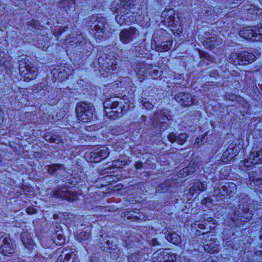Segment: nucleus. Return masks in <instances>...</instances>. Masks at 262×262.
<instances>
[{
    "label": "nucleus",
    "instance_id": "ea45409f",
    "mask_svg": "<svg viewBox=\"0 0 262 262\" xmlns=\"http://www.w3.org/2000/svg\"><path fill=\"white\" fill-rule=\"evenodd\" d=\"M52 239L55 244L60 245L63 244L65 241L63 235L61 233L57 234V232L52 235Z\"/></svg>",
    "mask_w": 262,
    "mask_h": 262
},
{
    "label": "nucleus",
    "instance_id": "a18cd8bd",
    "mask_svg": "<svg viewBox=\"0 0 262 262\" xmlns=\"http://www.w3.org/2000/svg\"><path fill=\"white\" fill-rule=\"evenodd\" d=\"M127 14L123 15H118L115 17V19L118 24L120 25H122L123 24H127L128 23V21L127 20Z\"/></svg>",
    "mask_w": 262,
    "mask_h": 262
},
{
    "label": "nucleus",
    "instance_id": "7c9ffc66",
    "mask_svg": "<svg viewBox=\"0 0 262 262\" xmlns=\"http://www.w3.org/2000/svg\"><path fill=\"white\" fill-rule=\"evenodd\" d=\"M231 229V228L230 226H228L226 228L224 229V231L223 232V234L224 235V240H226L223 245L225 248L227 249L233 248V242L231 240L228 241L229 238L227 237V236L230 237L231 235H234V233L232 232Z\"/></svg>",
    "mask_w": 262,
    "mask_h": 262
},
{
    "label": "nucleus",
    "instance_id": "79ce46f5",
    "mask_svg": "<svg viewBox=\"0 0 262 262\" xmlns=\"http://www.w3.org/2000/svg\"><path fill=\"white\" fill-rule=\"evenodd\" d=\"M73 42L76 46H81L83 45L85 42V39L83 38L81 34L77 35L76 37L72 41H70L68 43Z\"/></svg>",
    "mask_w": 262,
    "mask_h": 262
},
{
    "label": "nucleus",
    "instance_id": "7ed1b4c3",
    "mask_svg": "<svg viewBox=\"0 0 262 262\" xmlns=\"http://www.w3.org/2000/svg\"><path fill=\"white\" fill-rule=\"evenodd\" d=\"M19 71L21 76L24 77V80L27 81L34 79L38 73L37 68L29 62L27 57H20Z\"/></svg>",
    "mask_w": 262,
    "mask_h": 262
},
{
    "label": "nucleus",
    "instance_id": "aec40b11",
    "mask_svg": "<svg viewBox=\"0 0 262 262\" xmlns=\"http://www.w3.org/2000/svg\"><path fill=\"white\" fill-rule=\"evenodd\" d=\"M20 239L23 245L28 250L31 251L34 248L35 243L32 238V236L26 230H23L20 234Z\"/></svg>",
    "mask_w": 262,
    "mask_h": 262
},
{
    "label": "nucleus",
    "instance_id": "423d86ee",
    "mask_svg": "<svg viewBox=\"0 0 262 262\" xmlns=\"http://www.w3.org/2000/svg\"><path fill=\"white\" fill-rule=\"evenodd\" d=\"M14 251V244L10 234L0 232V253L4 256H10Z\"/></svg>",
    "mask_w": 262,
    "mask_h": 262
},
{
    "label": "nucleus",
    "instance_id": "338daca9",
    "mask_svg": "<svg viewBox=\"0 0 262 262\" xmlns=\"http://www.w3.org/2000/svg\"><path fill=\"white\" fill-rule=\"evenodd\" d=\"M91 262H93V257H91L90 259Z\"/></svg>",
    "mask_w": 262,
    "mask_h": 262
},
{
    "label": "nucleus",
    "instance_id": "680f3d73",
    "mask_svg": "<svg viewBox=\"0 0 262 262\" xmlns=\"http://www.w3.org/2000/svg\"><path fill=\"white\" fill-rule=\"evenodd\" d=\"M143 164L141 162H137L135 164V167L137 169H141L142 167Z\"/></svg>",
    "mask_w": 262,
    "mask_h": 262
},
{
    "label": "nucleus",
    "instance_id": "bb28decb",
    "mask_svg": "<svg viewBox=\"0 0 262 262\" xmlns=\"http://www.w3.org/2000/svg\"><path fill=\"white\" fill-rule=\"evenodd\" d=\"M112 54L107 55L105 54V62L102 64L108 70H115L117 68V63L119 59Z\"/></svg>",
    "mask_w": 262,
    "mask_h": 262
},
{
    "label": "nucleus",
    "instance_id": "0eeeda50",
    "mask_svg": "<svg viewBox=\"0 0 262 262\" xmlns=\"http://www.w3.org/2000/svg\"><path fill=\"white\" fill-rule=\"evenodd\" d=\"M161 17L164 18L162 21L170 28L172 31H181V24L178 17L174 16V12L172 9L164 10L162 12Z\"/></svg>",
    "mask_w": 262,
    "mask_h": 262
},
{
    "label": "nucleus",
    "instance_id": "39448f33",
    "mask_svg": "<svg viewBox=\"0 0 262 262\" xmlns=\"http://www.w3.org/2000/svg\"><path fill=\"white\" fill-rule=\"evenodd\" d=\"M255 60V56L253 53L247 51H242L238 53H232L229 57V61L235 66L247 65Z\"/></svg>",
    "mask_w": 262,
    "mask_h": 262
},
{
    "label": "nucleus",
    "instance_id": "9d476101",
    "mask_svg": "<svg viewBox=\"0 0 262 262\" xmlns=\"http://www.w3.org/2000/svg\"><path fill=\"white\" fill-rule=\"evenodd\" d=\"M236 185L232 182H226L223 185L214 187L213 194L216 196H225L226 195H233L236 192Z\"/></svg>",
    "mask_w": 262,
    "mask_h": 262
},
{
    "label": "nucleus",
    "instance_id": "412c9836",
    "mask_svg": "<svg viewBox=\"0 0 262 262\" xmlns=\"http://www.w3.org/2000/svg\"><path fill=\"white\" fill-rule=\"evenodd\" d=\"M188 137V135L185 133L177 134L172 132L168 135L167 139L171 143H177L180 145H183Z\"/></svg>",
    "mask_w": 262,
    "mask_h": 262
},
{
    "label": "nucleus",
    "instance_id": "4468645a",
    "mask_svg": "<svg viewBox=\"0 0 262 262\" xmlns=\"http://www.w3.org/2000/svg\"><path fill=\"white\" fill-rule=\"evenodd\" d=\"M174 99L181 105L185 107L195 105L198 102L196 99L188 93H179L175 95Z\"/></svg>",
    "mask_w": 262,
    "mask_h": 262
},
{
    "label": "nucleus",
    "instance_id": "cd10ccee",
    "mask_svg": "<svg viewBox=\"0 0 262 262\" xmlns=\"http://www.w3.org/2000/svg\"><path fill=\"white\" fill-rule=\"evenodd\" d=\"M105 244L107 246L104 248V250L108 252L111 253V257L113 259H117L118 256V252L119 250L117 249V245L116 243L114 244L113 241L112 239H107L105 241Z\"/></svg>",
    "mask_w": 262,
    "mask_h": 262
},
{
    "label": "nucleus",
    "instance_id": "e2e57ef3",
    "mask_svg": "<svg viewBox=\"0 0 262 262\" xmlns=\"http://www.w3.org/2000/svg\"><path fill=\"white\" fill-rule=\"evenodd\" d=\"M60 74L62 75L61 76H60V74H58V78H61V79H64V78H67L68 77V74L67 73H60Z\"/></svg>",
    "mask_w": 262,
    "mask_h": 262
},
{
    "label": "nucleus",
    "instance_id": "dca6fc26",
    "mask_svg": "<svg viewBox=\"0 0 262 262\" xmlns=\"http://www.w3.org/2000/svg\"><path fill=\"white\" fill-rule=\"evenodd\" d=\"M56 262H79L75 252L67 248L61 252Z\"/></svg>",
    "mask_w": 262,
    "mask_h": 262
},
{
    "label": "nucleus",
    "instance_id": "e433bc0d",
    "mask_svg": "<svg viewBox=\"0 0 262 262\" xmlns=\"http://www.w3.org/2000/svg\"><path fill=\"white\" fill-rule=\"evenodd\" d=\"M43 138L47 141L57 144L60 143L61 141L60 136L53 134L50 132L45 134L43 136Z\"/></svg>",
    "mask_w": 262,
    "mask_h": 262
},
{
    "label": "nucleus",
    "instance_id": "2f4dec72",
    "mask_svg": "<svg viewBox=\"0 0 262 262\" xmlns=\"http://www.w3.org/2000/svg\"><path fill=\"white\" fill-rule=\"evenodd\" d=\"M204 223L206 224V231H203L202 234H208L210 233V231L214 229L216 227V223L215 221L212 217H207L204 219Z\"/></svg>",
    "mask_w": 262,
    "mask_h": 262
},
{
    "label": "nucleus",
    "instance_id": "20e7f679",
    "mask_svg": "<svg viewBox=\"0 0 262 262\" xmlns=\"http://www.w3.org/2000/svg\"><path fill=\"white\" fill-rule=\"evenodd\" d=\"M75 112L79 121L82 122H88L92 119L94 106L91 103L80 102L77 104Z\"/></svg>",
    "mask_w": 262,
    "mask_h": 262
},
{
    "label": "nucleus",
    "instance_id": "052dcab7",
    "mask_svg": "<svg viewBox=\"0 0 262 262\" xmlns=\"http://www.w3.org/2000/svg\"><path fill=\"white\" fill-rule=\"evenodd\" d=\"M145 73H141L139 74H137L138 75V78L140 82H142L145 79Z\"/></svg>",
    "mask_w": 262,
    "mask_h": 262
},
{
    "label": "nucleus",
    "instance_id": "69168bd1",
    "mask_svg": "<svg viewBox=\"0 0 262 262\" xmlns=\"http://www.w3.org/2000/svg\"><path fill=\"white\" fill-rule=\"evenodd\" d=\"M141 119H142V120H143V121H145V119H146V117H145V116H142V117H141Z\"/></svg>",
    "mask_w": 262,
    "mask_h": 262
},
{
    "label": "nucleus",
    "instance_id": "2eb2a0df",
    "mask_svg": "<svg viewBox=\"0 0 262 262\" xmlns=\"http://www.w3.org/2000/svg\"><path fill=\"white\" fill-rule=\"evenodd\" d=\"M109 150L106 146H101L92 150L90 154V161L97 163L105 159L109 155Z\"/></svg>",
    "mask_w": 262,
    "mask_h": 262
},
{
    "label": "nucleus",
    "instance_id": "72a5a7b5",
    "mask_svg": "<svg viewBox=\"0 0 262 262\" xmlns=\"http://www.w3.org/2000/svg\"><path fill=\"white\" fill-rule=\"evenodd\" d=\"M191 227L193 230H195V234L197 235H200L202 233L199 229L203 230L206 231V224L204 221H195L191 225Z\"/></svg>",
    "mask_w": 262,
    "mask_h": 262
},
{
    "label": "nucleus",
    "instance_id": "ddd939ff",
    "mask_svg": "<svg viewBox=\"0 0 262 262\" xmlns=\"http://www.w3.org/2000/svg\"><path fill=\"white\" fill-rule=\"evenodd\" d=\"M124 243V247L127 250H130L133 252L132 249L135 250L140 245V241L138 234L132 233H127L126 236L123 237V239Z\"/></svg>",
    "mask_w": 262,
    "mask_h": 262
},
{
    "label": "nucleus",
    "instance_id": "1a4fd4ad",
    "mask_svg": "<svg viewBox=\"0 0 262 262\" xmlns=\"http://www.w3.org/2000/svg\"><path fill=\"white\" fill-rule=\"evenodd\" d=\"M252 216V211L250 210L248 205L240 204L238 208L235 209L234 217L231 220L235 222L241 221L245 223L251 220Z\"/></svg>",
    "mask_w": 262,
    "mask_h": 262
},
{
    "label": "nucleus",
    "instance_id": "13d9d810",
    "mask_svg": "<svg viewBox=\"0 0 262 262\" xmlns=\"http://www.w3.org/2000/svg\"><path fill=\"white\" fill-rule=\"evenodd\" d=\"M74 0H63V2L66 4L68 3L67 7H72L73 5H75Z\"/></svg>",
    "mask_w": 262,
    "mask_h": 262
},
{
    "label": "nucleus",
    "instance_id": "6e6d98bb",
    "mask_svg": "<svg viewBox=\"0 0 262 262\" xmlns=\"http://www.w3.org/2000/svg\"><path fill=\"white\" fill-rule=\"evenodd\" d=\"M200 55L201 58H205L208 61H210L211 62L213 61L211 56L207 53H206L204 52H202V53L201 52V53H200Z\"/></svg>",
    "mask_w": 262,
    "mask_h": 262
},
{
    "label": "nucleus",
    "instance_id": "774afa93",
    "mask_svg": "<svg viewBox=\"0 0 262 262\" xmlns=\"http://www.w3.org/2000/svg\"><path fill=\"white\" fill-rule=\"evenodd\" d=\"M243 262H252L251 261H243Z\"/></svg>",
    "mask_w": 262,
    "mask_h": 262
},
{
    "label": "nucleus",
    "instance_id": "c03bdc74",
    "mask_svg": "<svg viewBox=\"0 0 262 262\" xmlns=\"http://www.w3.org/2000/svg\"><path fill=\"white\" fill-rule=\"evenodd\" d=\"M27 25L28 26V28L30 30H38L40 27L39 21L34 19L28 21Z\"/></svg>",
    "mask_w": 262,
    "mask_h": 262
},
{
    "label": "nucleus",
    "instance_id": "58836bf2",
    "mask_svg": "<svg viewBox=\"0 0 262 262\" xmlns=\"http://www.w3.org/2000/svg\"><path fill=\"white\" fill-rule=\"evenodd\" d=\"M170 186V181L167 180L164 182L160 184L156 188L157 192L159 193H164L167 191Z\"/></svg>",
    "mask_w": 262,
    "mask_h": 262
},
{
    "label": "nucleus",
    "instance_id": "c756f323",
    "mask_svg": "<svg viewBox=\"0 0 262 262\" xmlns=\"http://www.w3.org/2000/svg\"><path fill=\"white\" fill-rule=\"evenodd\" d=\"M197 166L194 162H190L189 165L180 170L178 175L180 177H186L187 176L192 174L196 170Z\"/></svg>",
    "mask_w": 262,
    "mask_h": 262
},
{
    "label": "nucleus",
    "instance_id": "0e129e2a",
    "mask_svg": "<svg viewBox=\"0 0 262 262\" xmlns=\"http://www.w3.org/2000/svg\"><path fill=\"white\" fill-rule=\"evenodd\" d=\"M213 11H214V12H216V13H218L222 12V10L220 8L215 7L213 9Z\"/></svg>",
    "mask_w": 262,
    "mask_h": 262
},
{
    "label": "nucleus",
    "instance_id": "a211bd4d",
    "mask_svg": "<svg viewBox=\"0 0 262 262\" xmlns=\"http://www.w3.org/2000/svg\"><path fill=\"white\" fill-rule=\"evenodd\" d=\"M239 147L236 145L231 144L226 150L223 152L222 160L224 162H228L235 157L238 153Z\"/></svg>",
    "mask_w": 262,
    "mask_h": 262
},
{
    "label": "nucleus",
    "instance_id": "6ab92c4d",
    "mask_svg": "<svg viewBox=\"0 0 262 262\" xmlns=\"http://www.w3.org/2000/svg\"><path fill=\"white\" fill-rule=\"evenodd\" d=\"M53 196L56 198H61L63 200H67L69 202L75 201L77 197L70 191L63 190V188L58 189L54 191Z\"/></svg>",
    "mask_w": 262,
    "mask_h": 262
},
{
    "label": "nucleus",
    "instance_id": "393cba45",
    "mask_svg": "<svg viewBox=\"0 0 262 262\" xmlns=\"http://www.w3.org/2000/svg\"><path fill=\"white\" fill-rule=\"evenodd\" d=\"M222 43V39L217 36L206 38L204 42V46L210 50L217 48Z\"/></svg>",
    "mask_w": 262,
    "mask_h": 262
},
{
    "label": "nucleus",
    "instance_id": "8fccbe9b",
    "mask_svg": "<svg viewBox=\"0 0 262 262\" xmlns=\"http://www.w3.org/2000/svg\"><path fill=\"white\" fill-rule=\"evenodd\" d=\"M69 28L68 25L64 26L62 28H60L58 30L54 31V35L58 39L60 35H61L66 30Z\"/></svg>",
    "mask_w": 262,
    "mask_h": 262
},
{
    "label": "nucleus",
    "instance_id": "49530a36",
    "mask_svg": "<svg viewBox=\"0 0 262 262\" xmlns=\"http://www.w3.org/2000/svg\"><path fill=\"white\" fill-rule=\"evenodd\" d=\"M127 164V162L124 160H116L112 162V167L115 168H122Z\"/></svg>",
    "mask_w": 262,
    "mask_h": 262
},
{
    "label": "nucleus",
    "instance_id": "c9c22d12",
    "mask_svg": "<svg viewBox=\"0 0 262 262\" xmlns=\"http://www.w3.org/2000/svg\"><path fill=\"white\" fill-rule=\"evenodd\" d=\"M205 189L206 187L205 184L201 182L198 181L190 188L189 193L193 196L195 193H196V191H203Z\"/></svg>",
    "mask_w": 262,
    "mask_h": 262
},
{
    "label": "nucleus",
    "instance_id": "b1692460",
    "mask_svg": "<svg viewBox=\"0 0 262 262\" xmlns=\"http://www.w3.org/2000/svg\"><path fill=\"white\" fill-rule=\"evenodd\" d=\"M169 228H164L163 232L165 234L166 239L173 244L178 245L181 242V238L180 236L174 231H169Z\"/></svg>",
    "mask_w": 262,
    "mask_h": 262
},
{
    "label": "nucleus",
    "instance_id": "4d7b16f0",
    "mask_svg": "<svg viewBox=\"0 0 262 262\" xmlns=\"http://www.w3.org/2000/svg\"><path fill=\"white\" fill-rule=\"evenodd\" d=\"M26 212L30 215L34 214L36 213V210L32 207H28L26 209Z\"/></svg>",
    "mask_w": 262,
    "mask_h": 262
},
{
    "label": "nucleus",
    "instance_id": "5fc2aeb1",
    "mask_svg": "<svg viewBox=\"0 0 262 262\" xmlns=\"http://www.w3.org/2000/svg\"><path fill=\"white\" fill-rule=\"evenodd\" d=\"M123 7H129L136 0H119Z\"/></svg>",
    "mask_w": 262,
    "mask_h": 262
},
{
    "label": "nucleus",
    "instance_id": "f03ea898",
    "mask_svg": "<svg viewBox=\"0 0 262 262\" xmlns=\"http://www.w3.org/2000/svg\"><path fill=\"white\" fill-rule=\"evenodd\" d=\"M168 35L164 30H157L155 32L151 39V49L158 52H167L170 49L173 43L171 39L165 40L164 37Z\"/></svg>",
    "mask_w": 262,
    "mask_h": 262
},
{
    "label": "nucleus",
    "instance_id": "37998d69",
    "mask_svg": "<svg viewBox=\"0 0 262 262\" xmlns=\"http://www.w3.org/2000/svg\"><path fill=\"white\" fill-rule=\"evenodd\" d=\"M254 41H262V27H255Z\"/></svg>",
    "mask_w": 262,
    "mask_h": 262
},
{
    "label": "nucleus",
    "instance_id": "3c124183",
    "mask_svg": "<svg viewBox=\"0 0 262 262\" xmlns=\"http://www.w3.org/2000/svg\"><path fill=\"white\" fill-rule=\"evenodd\" d=\"M225 98L227 100L231 101H235L237 99V96L233 94L227 93L224 96Z\"/></svg>",
    "mask_w": 262,
    "mask_h": 262
},
{
    "label": "nucleus",
    "instance_id": "864d4df0",
    "mask_svg": "<svg viewBox=\"0 0 262 262\" xmlns=\"http://www.w3.org/2000/svg\"><path fill=\"white\" fill-rule=\"evenodd\" d=\"M207 132H206L204 135H202L201 137H198L195 139V143L198 145L201 144V143L204 141L205 138L206 136L207 135Z\"/></svg>",
    "mask_w": 262,
    "mask_h": 262
},
{
    "label": "nucleus",
    "instance_id": "a19ab883",
    "mask_svg": "<svg viewBox=\"0 0 262 262\" xmlns=\"http://www.w3.org/2000/svg\"><path fill=\"white\" fill-rule=\"evenodd\" d=\"M155 69H154V67L152 68V70L148 71L147 74H148L150 76L154 79H157L159 77H160L162 74V71L159 70V67L155 66Z\"/></svg>",
    "mask_w": 262,
    "mask_h": 262
},
{
    "label": "nucleus",
    "instance_id": "603ef678",
    "mask_svg": "<svg viewBox=\"0 0 262 262\" xmlns=\"http://www.w3.org/2000/svg\"><path fill=\"white\" fill-rule=\"evenodd\" d=\"M213 202V200L210 196L206 197L202 201V203L206 206H209V204H211Z\"/></svg>",
    "mask_w": 262,
    "mask_h": 262
},
{
    "label": "nucleus",
    "instance_id": "09e8293b",
    "mask_svg": "<svg viewBox=\"0 0 262 262\" xmlns=\"http://www.w3.org/2000/svg\"><path fill=\"white\" fill-rule=\"evenodd\" d=\"M141 102L143 106L146 110H150L154 108V105L146 99L142 100Z\"/></svg>",
    "mask_w": 262,
    "mask_h": 262
},
{
    "label": "nucleus",
    "instance_id": "6e6552de",
    "mask_svg": "<svg viewBox=\"0 0 262 262\" xmlns=\"http://www.w3.org/2000/svg\"><path fill=\"white\" fill-rule=\"evenodd\" d=\"M89 24L95 36L102 37L105 32V19L104 18L93 15L90 18Z\"/></svg>",
    "mask_w": 262,
    "mask_h": 262
},
{
    "label": "nucleus",
    "instance_id": "c85d7f7f",
    "mask_svg": "<svg viewBox=\"0 0 262 262\" xmlns=\"http://www.w3.org/2000/svg\"><path fill=\"white\" fill-rule=\"evenodd\" d=\"M255 27H247L244 28L239 32V35L246 39L254 41Z\"/></svg>",
    "mask_w": 262,
    "mask_h": 262
},
{
    "label": "nucleus",
    "instance_id": "de8ad7c7",
    "mask_svg": "<svg viewBox=\"0 0 262 262\" xmlns=\"http://www.w3.org/2000/svg\"><path fill=\"white\" fill-rule=\"evenodd\" d=\"M90 234L86 231H82L77 235V238L81 241H86L90 238Z\"/></svg>",
    "mask_w": 262,
    "mask_h": 262
},
{
    "label": "nucleus",
    "instance_id": "f8f14e48",
    "mask_svg": "<svg viewBox=\"0 0 262 262\" xmlns=\"http://www.w3.org/2000/svg\"><path fill=\"white\" fill-rule=\"evenodd\" d=\"M139 34V32L136 28L129 27L120 31L119 33L120 40L122 43L127 44L136 38Z\"/></svg>",
    "mask_w": 262,
    "mask_h": 262
},
{
    "label": "nucleus",
    "instance_id": "4c0bfd02",
    "mask_svg": "<svg viewBox=\"0 0 262 262\" xmlns=\"http://www.w3.org/2000/svg\"><path fill=\"white\" fill-rule=\"evenodd\" d=\"M36 46L42 49L43 51H46L50 46V42L47 37L41 36L40 38L38 39Z\"/></svg>",
    "mask_w": 262,
    "mask_h": 262
},
{
    "label": "nucleus",
    "instance_id": "9b49d317",
    "mask_svg": "<svg viewBox=\"0 0 262 262\" xmlns=\"http://www.w3.org/2000/svg\"><path fill=\"white\" fill-rule=\"evenodd\" d=\"M176 259V255L168 250H159L153 254L151 262H174Z\"/></svg>",
    "mask_w": 262,
    "mask_h": 262
},
{
    "label": "nucleus",
    "instance_id": "f3484780",
    "mask_svg": "<svg viewBox=\"0 0 262 262\" xmlns=\"http://www.w3.org/2000/svg\"><path fill=\"white\" fill-rule=\"evenodd\" d=\"M132 67L137 74H139L140 73H147L148 71L152 70L153 66L147 63L145 61L138 59L132 63Z\"/></svg>",
    "mask_w": 262,
    "mask_h": 262
},
{
    "label": "nucleus",
    "instance_id": "5701e85b",
    "mask_svg": "<svg viewBox=\"0 0 262 262\" xmlns=\"http://www.w3.org/2000/svg\"><path fill=\"white\" fill-rule=\"evenodd\" d=\"M214 234H207L203 236V238L206 242H208L207 244L204 245V250L209 253H214L216 252L218 249V245L215 243V239L210 236H213Z\"/></svg>",
    "mask_w": 262,
    "mask_h": 262
},
{
    "label": "nucleus",
    "instance_id": "a878e982",
    "mask_svg": "<svg viewBox=\"0 0 262 262\" xmlns=\"http://www.w3.org/2000/svg\"><path fill=\"white\" fill-rule=\"evenodd\" d=\"M170 116L166 115L164 111L156 112L152 117V120L154 122L162 124L163 126L166 127L165 124H166L167 121L169 120Z\"/></svg>",
    "mask_w": 262,
    "mask_h": 262
},
{
    "label": "nucleus",
    "instance_id": "473e14b6",
    "mask_svg": "<svg viewBox=\"0 0 262 262\" xmlns=\"http://www.w3.org/2000/svg\"><path fill=\"white\" fill-rule=\"evenodd\" d=\"M46 168L48 173L52 175L55 174L58 171L65 170L64 166L59 164L49 165Z\"/></svg>",
    "mask_w": 262,
    "mask_h": 262
},
{
    "label": "nucleus",
    "instance_id": "f704fd0d",
    "mask_svg": "<svg viewBox=\"0 0 262 262\" xmlns=\"http://www.w3.org/2000/svg\"><path fill=\"white\" fill-rule=\"evenodd\" d=\"M124 254L126 257H127L129 262H138L141 260L142 256V254L139 251H138L137 252H134L133 253L130 252H127Z\"/></svg>",
    "mask_w": 262,
    "mask_h": 262
},
{
    "label": "nucleus",
    "instance_id": "f257e3e1",
    "mask_svg": "<svg viewBox=\"0 0 262 262\" xmlns=\"http://www.w3.org/2000/svg\"><path fill=\"white\" fill-rule=\"evenodd\" d=\"M106 115L110 118L115 119L126 114L129 108L127 99L119 97H113L107 99L103 102Z\"/></svg>",
    "mask_w": 262,
    "mask_h": 262
},
{
    "label": "nucleus",
    "instance_id": "4be33fe9",
    "mask_svg": "<svg viewBox=\"0 0 262 262\" xmlns=\"http://www.w3.org/2000/svg\"><path fill=\"white\" fill-rule=\"evenodd\" d=\"M244 165L247 167L249 166V163L256 164L262 163V149L255 151L251 152L248 160L244 161Z\"/></svg>",
    "mask_w": 262,
    "mask_h": 262
},
{
    "label": "nucleus",
    "instance_id": "bf43d9fd",
    "mask_svg": "<svg viewBox=\"0 0 262 262\" xmlns=\"http://www.w3.org/2000/svg\"><path fill=\"white\" fill-rule=\"evenodd\" d=\"M150 244L151 246H160V244L156 238H152L150 242Z\"/></svg>",
    "mask_w": 262,
    "mask_h": 262
}]
</instances>
